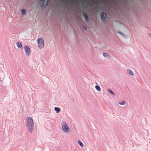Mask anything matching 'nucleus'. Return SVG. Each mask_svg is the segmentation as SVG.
<instances>
[{
    "label": "nucleus",
    "instance_id": "4",
    "mask_svg": "<svg viewBox=\"0 0 151 151\" xmlns=\"http://www.w3.org/2000/svg\"><path fill=\"white\" fill-rule=\"evenodd\" d=\"M49 0H41L40 1V4L42 7L46 6L48 4Z\"/></svg>",
    "mask_w": 151,
    "mask_h": 151
},
{
    "label": "nucleus",
    "instance_id": "5",
    "mask_svg": "<svg viewBox=\"0 0 151 151\" xmlns=\"http://www.w3.org/2000/svg\"><path fill=\"white\" fill-rule=\"evenodd\" d=\"M24 48L26 55L27 56H29L30 53V50L29 48L27 45L25 46Z\"/></svg>",
    "mask_w": 151,
    "mask_h": 151
},
{
    "label": "nucleus",
    "instance_id": "1",
    "mask_svg": "<svg viewBox=\"0 0 151 151\" xmlns=\"http://www.w3.org/2000/svg\"><path fill=\"white\" fill-rule=\"evenodd\" d=\"M26 126L29 132L32 133L34 129V122L32 117H28L27 118Z\"/></svg>",
    "mask_w": 151,
    "mask_h": 151
},
{
    "label": "nucleus",
    "instance_id": "3",
    "mask_svg": "<svg viewBox=\"0 0 151 151\" xmlns=\"http://www.w3.org/2000/svg\"><path fill=\"white\" fill-rule=\"evenodd\" d=\"M37 43L40 48L42 49L44 47L45 45L44 41L42 39H39L37 41Z\"/></svg>",
    "mask_w": 151,
    "mask_h": 151
},
{
    "label": "nucleus",
    "instance_id": "9",
    "mask_svg": "<svg viewBox=\"0 0 151 151\" xmlns=\"http://www.w3.org/2000/svg\"><path fill=\"white\" fill-rule=\"evenodd\" d=\"M103 54L104 56V57H106L107 58H110V55H108L107 53L106 52H103Z\"/></svg>",
    "mask_w": 151,
    "mask_h": 151
},
{
    "label": "nucleus",
    "instance_id": "6",
    "mask_svg": "<svg viewBox=\"0 0 151 151\" xmlns=\"http://www.w3.org/2000/svg\"><path fill=\"white\" fill-rule=\"evenodd\" d=\"M101 17L102 20H104L106 18V14L105 12H102L101 13Z\"/></svg>",
    "mask_w": 151,
    "mask_h": 151
},
{
    "label": "nucleus",
    "instance_id": "20",
    "mask_svg": "<svg viewBox=\"0 0 151 151\" xmlns=\"http://www.w3.org/2000/svg\"><path fill=\"white\" fill-rule=\"evenodd\" d=\"M96 85H97L98 84L96 82Z\"/></svg>",
    "mask_w": 151,
    "mask_h": 151
},
{
    "label": "nucleus",
    "instance_id": "15",
    "mask_svg": "<svg viewBox=\"0 0 151 151\" xmlns=\"http://www.w3.org/2000/svg\"><path fill=\"white\" fill-rule=\"evenodd\" d=\"M95 88L98 91H101V88L100 87L98 86H95Z\"/></svg>",
    "mask_w": 151,
    "mask_h": 151
},
{
    "label": "nucleus",
    "instance_id": "16",
    "mask_svg": "<svg viewBox=\"0 0 151 151\" xmlns=\"http://www.w3.org/2000/svg\"><path fill=\"white\" fill-rule=\"evenodd\" d=\"M22 13L25 15L26 14V11L25 9H22L21 10Z\"/></svg>",
    "mask_w": 151,
    "mask_h": 151
},
{
    "label": "nucleus",
    "instance_id": "2",
    "mask_svg": "<svg viewBox=\"0 0 151 151\" xmlns=\"http://www.w3.org/2000/svg\"><path fill=\"white\" fill-rule=\"evenodd\" d=\"M61 124L63 132L65 133L68 132L69 130V127L66 122L65 121H63Z\"/></svg>",
    "mask_w": 151,
    "mask_h": 151
},
{
    "label": "nucleus",
    "instance_id": "19",
    "mask_svg": "<svg viewBox=\"0 0 151 151\" xmlns=\"http://www.w3.org/2000/svg\"><path fill=\"white\" fill-rule=\"evenodd\" d=\"M149 35L151 37V33H149Z\"/></svg>",
    "mask_w": 151,
    "mask_h": 151
},
{
    "label": "nucleus",
    "instance_id": "7",
    "mask_svg": "<svg viewBox=\"0 0 151 151\" xmlns=\"http://www.w3.org/2000/svg\"><path fill=\"white\" fill-rule=\"evenodd\" d=\"M83 14L86 19V21L87 22H88L89 18L87 14L85 13H83Z\"/></svg>",
    "mask_w": 151,
    "mask_h": 151
},
{
    "label": "nucleus",
    "instance_id": "8",
    "mask_svg": "<svg viewBox=\"0 0 151 151\" xmlns=\"http://www.w3.org/2000/svg\"><path fill=\"white\" fill-rule=\"evenodd\" d=\"M127 72L129 74L132 76H134V73L131 70L129 69H127Z\"/></svg>",
    "mask_w": 151,
    "mask_h": 151
},
{
    "label": "nucleus",
    "instance_id": "14",
    "mask_svg": "<svg viewBox=\"0 0 151 151\" xmlns=\"http://www.w3.org/2000/svg\"><path fill=\"white\" fill-rule=\"evenodd\" d=\"M16 44L18 48H22V45L21 42H17Z\"/></svg>",
    "mask_w": 151,
    "mask_h": 151
},
{
    "label": "nucleus",
    "instance_id": "11",
    "mask_svg": "<svg viewBox=\"0 0 151 151\" xmlns=\"http://www.w3.org/2000/svg\"><path fill=\"white\" fill-rule=\"evenodd\" d=\"M108 92L112 94L113 96L115 95V93L110 89H108L107 90Z\"/></svg>",
    "mask_w": 151,
    "mask_h": 151
},
{
    "label": "nucleus",
    "instance_id": "13",
    "mask_svg": "<svg viewBox=\"0 0 151 151\" xmlns=\"http://www.w3.org/2000/svg\"><path fill=\"white\" fill-rule=\"evenodd\" d=\"M119 104L120 105H126V103L124 101H119L118 102Z\"/></svg>",
    "mask_w": 151,
    "mask_h": 151
},
{
    "label": "nucleus",
    "instance_id": "12",
    "mask_svg": "<svg viewBox=\"0 0 151 151\" xmlns=\"http://www.w3.org/2000/svg\"><path fill=\"white\" fill-rule=\"evenodd\" d=\"M78 143L81 147H83L84 145L82 143V142L80 141V140H79L77 142Z\"/></svg>",
    "mask_w": 151,
    "mask_h": 151
},
{
    "label": "nucleus",
    "instance_id": "18",
    "mask_svg": "<svg viewBox=\"0 0 151 151\" xmlns=\"http://www.w3.org/2000/svg\"><path fill=\"white\" fill-rule=\"evenodd\" d=\"M84 28V29L85 30H87V28L86 27H85Z\"/></svg>",
    "mask_w": 151,
    "mask_h": 151
},
{
    "label": "nucleus",
    "instance_id": "17",
    "mask_svg": "<svg viewBox=\"0 0 151 151\" xmlns=\"http://www.w3.org/2000/svg\"><path fill=\"white\" fill-rule=\"evenodd\" d=\"M118 33L119 34H121L123 36H125V35L123 33H122L120 32H118Z\"/></svg>",
    "mask_w": 151,
    "mask_h": 151
},
{
    "label": "nucleus",
    "instance_id": "10",
    "mask_svg": "<svg viewBox=\"0 0 151 151\" xmlns=\"http://www.w3.org/2000/svg\"><path fill=\"white\" fill-rule=\"evenodd\" d=\"M55 110L57 113H59L61 111L60 109V108L55 107Z\"/></svg>",
    "mask_w": 151,
    "mask_h": 151
}]
</instances>
